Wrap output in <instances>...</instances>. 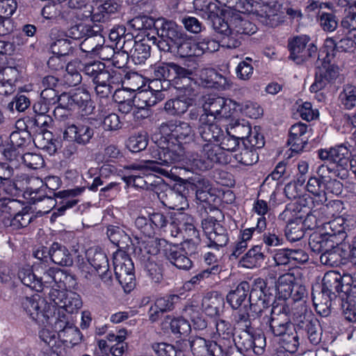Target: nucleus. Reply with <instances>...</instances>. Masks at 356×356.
Segmentation results:
<instances>
[{"instance_id": "nucleus-56", "label": "nucleus", "mask_w": 356, "mask_h": 356, "mask_svg": "<svg viewBox=\"0 0 356 356\" xmlns=\"http://www.w3.org/2000/svg\"><path fill=\"white\" fill-rule=\"evenodd\" d=\"M331 162L337 164V166L346 168L348 164V150L344 146L330 149Z\"/></svg>"}, {"instance_id": "nucleus-27", "label": "nucleus", "mask_w": 356, "mask_h": 356, "mask_svg": "<svg viewBox=\"0 0 356 356\" xmlns=\"http://www.w3.org/2000/svg\"><path fill=\"white\" fill-rule=\"evenodd\" d=\"M48 254L51 260L57 265L70 266L73 264L72 254L65 246L58 243H54L51 245Z\"/></svg>"}, {"instance_id": "nucleus-48", "label": "nucleus", "mask_w": 356, "mask_h": 356, "mask_svg": "<svg viewBox=\"0 0 356 356\" xmlns=\"http://www.w3.org/2000/svg\"><path fill=\"white\" fill-rule=\"evenodd\" d=\"M164 324H170V330L175 334L188 335L191 332V325L188 321L183 318L171 319L168 316L164 321Z\"/></svg>"}, {"instance_id": "nucleus-3", "label": "nucleus", "mask_w": 356, "mask_h": 356, "mask_svg": "<svg viewBox=\"0 0 356 356\" xmlns=\"http://www.w3.org/2000/svg\"><path fill=\"white\" fill-rule=\"evenodd\" d=\"M154 80L151 84L161 83V88L166 90L169 85L174 87L193 81L192 70L183 67L175 63H163L154 67Z\"/></svg>"}, {"instance_id": "nucleus-59", "label": "nucleus", "mask_w": 356, "mask_h": 356, "mask_svg": "<svg viewBox=\"0 0 356 356\" xmlns=\"http://www.w3.org/2000/svg\"><path fill=\"white\" fill-rule=\"evenodd\" d=\"M33 218V216L27 211L23 210L19 211L18 210L15 212L11 221L12 225L9 227H12L13 229H19L25 227L30 224Z\"/></svg>"}, {"instance_id": "nucleus-12", "label": "nucleus", "mask_w": 356, "mask_h": 356, "mask_svg": "<svg viewBox=\"0 0 356 356\" xmlns=\"http://www.w3.org/2000/svg\"><path fill=\"white\" fill-rule=\"evenodd\" d=\"M203 231L208 239L207 246L218 250L227 245L229 241L227 230L213 217L202 221Z\"/></svg>"}, {"instance_id": "nucleus-23", "label": "nucleus", "mask_w": 356, "mask_h": 356, "mask_svg": "<svg viewBox=\"0 0 356 356\" xmlns=\"http://www.w3.org/2000/svg\"><path fill=\"white\" fill-rule=\"evenodd\" d=\"M193 353L195 356H221L220 348L214 341H207L200 337H195L189 342Z\"/></svg>"}, {"instance_id": "nucleus-34", "label": "nucleus", "mask_w": 356, "mask_h": 356, "mask_svg": "<svg viewBox=\"0 0 356 356\" xmlns=\"http://www.w3.org/2000/svg\"><path fill=\"white\" fill-rule=\"evenodd\" d=\"M249 291L250 284L248 282H241L234 290L230 291L227 296V300L232 308H239L246 300Z\"/></svg>"}, {"instance_id": "nucleus-9", "label": "nucleus", "mask_w": 356, "mask_h": 356, "mask_svg": "<svg viewBox=\"0 0 356 356\" xmlns=\"http://www.w3.org/2000/svg\"><path fill=\"white\" fill-rule=\"evenodd\" d=\"M159 131L162 135L170 136L178 143H168L165 148L172 144L180 145L181 143H189L193 140L195 136L194 130L190 124L178 120H171L163 122L159 127Z\"/></svg>"}, {"instance_id": "nucleus-57", "label": "nucleus", "mask_w": 356, "mask_h": 356, "mask_svg": "<svg viewBox=\"0 0 356 356\" xmlns=\"http://www.w3.org/2000/svg\"><path fill=\"white\" fill-rule=\"evenodd\" d=\"M147 143V136L139 134L129 137L127 141L126 146L131 152H138L146 148Z\"/></svg>"}, {"instance_id": "nucleus-26", "label": "nucleus", "mask_w": 356, "mask_h": 356, "mask_svg": "<svg viewBox=\"0 0 356 356\" xmlns=\"http://www.w3.org/2000/svg\"><path fill=\"white\" fill-rule=\"evenodd\" d=\"M156 87L154 92L152 90H141L133 94L134 104L135 106L150 107L155 105L159 101L162 99L161 86H158V83L152 85L151 87Z\"/></svg>"}, {"instance_id": "nucleus-38", "label": "nucleus", "mask_w": 356, "mask_h": 356, "mask_svg": "<svg viewBox=\"0 0 356 356\" xmlns=\"http://www.w3.org/2000/svg\"><path fill=\"white\" fill-rule=\"evenodd\" d=\"M169 244L170 243L163 238H149L141 243L140 250H143L150 255H156L162 252L165 255Z\"/></svg>"}, {"instance_id": "nucleus-54", "label": "nucleus", "mask_w": 356, "mask_h": 356, "mask_svg": "<svg viewBox=\"0 0 356 356\" xmlns=\"http://www.w3.org/2000/svg\"><path fill=\"white\" fill-rule=\"evenodd\" d=\"M295 280L296 279L291 273H286L279 277L277 280V289L284 299H287L291 297L290 291L291 289L292 284L294 283Z\"/></svg>"}, {"instance_id": "nucleus-36", "label": "nucleus", "mask_w": 356, "mask_h": 356, "mask_svg": "<svg viewBox=\"0 0 356 356\" xmlns=\"http://www.w3.org/2000/svg\"><path fill=\"white\" fill-rule=\"evenodd\" d=\"M341 275L336 271L327 272L323 278L322 290L337 297V293L342 292Z\"/></svg>"}, {"instance_id": "nucleus-46", "label": "nucleus", "mask_w": 356, "mask_h": 356, "mask_svg": "<svg viewBox=\"0 0 356 356\" xmlns=\"http://www.w3.org/2000/svg\"><path fill=\"white\" fill-rule=\"evenodd\" d=\"M178 92V97L183 99L188 104L192 106L197 95V86L195 80L191 83L181 84L175 87Z\"/></svg>"}, {"instance_id": "nucleus-13", "label": "nucleus", "mask_w": 356, "mask_h": 356, "mask_svg": "<svg viewBox=\"0 0 356 356\" xmlns=\"http://www.w3.org/2000/svg\"><path fill=\"white\" fill-rule=\"evenodd\" d=\"M51 320L49 325L55 329L58 337L61 340L73 344L78 343L81 341L80 331L70 321L68 315L58 312Z\"/></svg>"}, {"instance_id": "nucleus-28", "label": "nucleus", "mask_w": 356, "mask_h": 356, "mask_svg": "<svg viewBox=\"0 0 356 356\" xmlns=\"http://www.w3.org/2000/svg\"><path fill=\"white\" fill-rule=\"evenodd\" d=\"M309 245L312 252L321 254L325 251L334 250L337 243L327 234H313L309 238Z\"/></svg>"}, {"instance_id": "nucleus-30", "label": "nucleus", "mask_w": 356, "mask_h": 356, "mask_svg": "<svg viewBox=\"0 0 356 356\" xmlns=\"http://www.w3.org/2000/svg\"><path fill=\"white\" fill-rule=\"evenodd\" d=\"M97 56L102 60L112 59L113 65L118 68L123 67L127 61V56L123 53V51L115 52L113 47L103 44L99 48Z\"/></svg>"}, {"instance_id": "nucleus-35", "label": "nucleus", "mask_w": 356, "mask_h": 356, "mask_svg": "<svg viewBox=\"0 0 356 356\" xmlns=\"http://www.w3.org/2000/svg\"><path fill=\"white\" fill-rule=\"evenodd\" d=\"M264 259L262 247L254 245L240 259L241 266L247 268H252L260 266Z\"/></svg>"}, {"instance_id": "nucleus-1", "label": "nucleus", "mask_w": 356, "mask_h": 356, "mask_svg": "<svg viewBox=\"0 0 356 356\" xmlns=\"http://www.w3.org/2000/svg\"><path fill=\"white\" fill-rule=\"evenodd\" d=\"M218 120L200 115L197 131L204 143L197 141L191 151L185 154L181 145L172 144L167 148L154 152V156L161 163H180L184 168L191 170L206 171L215 164H227L231 161V155L224 153L213 143H218L223 136V131L217 124Z\"/></svg>"}, {"instance_id": "nucleus-49", "label": "nucleus", "mask_w": 356, "mask_h": 356, "mask_svg": "<svg viewBox=\"0 0 356 356\" xmlns=\"http://www.w3.org/2000/svg\"><path fill=\"white\" fill-rule=\"evenodd\" d=\"M232 10H222L224 18L216 15L213 19H211L213 29L219 33L227 35L232 33L231 26H229V18H231Z\"/></svg>"}, {"instance_id": "nucleus-58", "label": "nucleus", "mask_w": 356, "mask_h": 356, "mask_svg": "<svg viewBox=\"0 0 356 356\" xmlns=\"http://www.w3.org/2000/svg\"><path fill=\"white\" fill-rule=\"evenodd\" d=\"M10 140L14 147H23L31 143V134L25 129L15 131L10 134Z\"/></svg>"}, {"instance_id": "nucleus-37", "label": "nucleus", "mask_w": 356, "mask_h": 356, "mask_svg": "<svg viewBox=\"0 0 356 356\" xmlns=\"http://www.w3.org/2000/svg\"><path fill=\"white\" fill-rule=\"evenodd\" d=\"M97 32L98 31L93 30V33L86 36V38L80 44L82 51L96 56L99 48L104 43V37Z\"/></svg>"}, {"instance_id": "nucleus-50", "label": "nucleus", "mask_w": 356, "mask_h": 356, "mask_svg": "<svg viewBox=\"0 0 356 356\" xmlns=\"http://www.w3.org/2000/svg\"><path fill=\"white\" fill-rule=\"evenodd\" d=\"M191 106L186 101L178 97L167 101L164 106L165 111L171 115H180L186 113Z\"/></svg>"}, {"instance_id": "nucleus-21", "label": "nucleus", "mask_w": 356, "mask_h": 356, "mask_svg": "<svg viewBox=\"0 0 356 356\" xmlns=\"http://www.w3.org/2000/svg\"><path fill=\"white\" fill-rule=\"evenodd\" d=\"M229 26L232 33L237 35H252L257 31V26L237 10H231Z\"/></svg>"}, {"instance_id": "nucleus-14", "label": "nucleus", "mask_w": 356, "mask_h": 356, "mask_svg": "<svg viewBox=\"0 0 356 356\" xmlns=\"http://www.w3.org/2000/svg\"><path fill=\"white\" fill-rule=\"evenodd\" d=\"M116 10L117 6L112 5L111 2L106 1L96 8L86 2L78 10L72 11V15L79 20L90 19L93 22H99L104 19L106 14L114 13Z\"/></svg>"}, {"instance_id": "nucleus-62", "label": "nucleus", "mask_w": 356, "mask_h": 356, "mask_svg": "<svg viewBox=\"0 0 356 356\" xmlns=\"http://www.w3.org/2000/svg\"><path fill=\"white\" fill-rule=\"evenodd\" d=\"M106 69L105 67V65L101 62H91L88 63H83V72L92 78V81H94L97 76H99V74L103 72V71H106Z\"/></svg>"}, {"instance_id": "nucleus-40", "label": "nucleus", "mask_w": 356, "mask_h": 356, "mask_svg": "<svg viewBox=\"0 0 356 356\" xmlns=\"http://www.w3.org/2000/svg\"><path fill=\"white\" fill-rule=\"evenodd\" d=\"M338 101L344 109L351 110L356 107V86L344 85L339 94Z\"/></svg>"}, {"instance_id": "nucleus-22", "label": "nucleus", "mask_w": 356, "mask_h": 356, "mask_svg": "<svg viewBox=\"0 0 356 356\" xmlns=\"http://www.w3.org/2000/svg\"><path fill=\"white\" fill-rule=\"evenodd\" d=\"M188 254L178 245L169 244L165 257L175 266L181 270H188L192 267L193 262Z\"/></svg>"}, {"instance_id": "nucleus-2", "label": "nucleus", "mask_w": 356, "mask_h": 356, "mask_svg": "<svg viewBox=\"0 0 356 356\" xmlns=\"http://www.w3.org/2000/svg\"><path fill=\"white\" fill-rule=\"evenodd\" d=\"M161 38L157 42L160 50L176 53L179 57L200 56L197 42H193L182 28L173 21H163L157 28Z\"/></svg>"}, {"instance_id": "nucleus-31", "label": "nucleus", "mask_w": 356, "mask_h": 356, "mask_svg": "<svg viewBox=\"0 0 356 356\" xmlns=\"http://www.w3.org/2000/svg\"><path fill=\"white\" fill-rule=\"evenodd\" d=\"M336 297L321 289V291L316 293H312V300L316 311L321 316H327L330 313L332 301Z\"/></svg>"}, {"instance_id": "nucleus-55", "label": "nucleus", "mask_w": 356, "mask_h": 356, "mask_svg": "<svg viewBox=\"0 0 356 356\" xmlns=\"http://www.w3.org/2000/svg\"><path fill=\"white\" fill-rule=\"evenodd\" d=\"M168 202L166 207L170 209L181 211L188 207L186 197L179 192L172 190L168 195Z\"/></svg>"}, {"instance_id": "nucleus-25", "label": "nucleus", "mask_w": 356, "mask_h": 356, "mask_svg": "<svg viewBox=\"0 0 356 356\" xmlns=\"http://www.w3.org/2000/svg\"><path fill=\"white\" fill-rule=\"evenodd\" d=\"M83 190V188H76L70 190L61 191L56 193V197L60 198L62 200L59 203L57 211L54 212L53 216H61L67 209L74 207L79 202V200L75 199L74 197L80 195Z\"/></svg>"}, {"instance_id": "nucleus-61", "label": "nucleus", "mask_w": 356, "mask_h": 356, "mask_svg": "<svg viewBox=\"0 0 356 356\" xmlns=\"http://www.w3.org/2000/svg\"><path fill=\"white\" fill-rule=\"evenodd\" d=\"M236 106H240L241 111L251 118L256 119L262 114V108L255 102L247 101L241 103V104L236 103Z\"/></svg>"}, {"instance_id": "nucleus-10", "label": "nucleus", "mask_w": 356, "mask_h": 356, "mask_svg": "<svg viewBox=\"0 0 356 356\" xmlns=\"http://www.w3.org/2000/svg\"><path fill=\"white\" fill-rule=\"evenodd\" d=\"M49 297L50 301L58 307L57 314L58 312L65 314L64 312L69 314L76 313L82 307L81 296L71 291L53 288L49 293Z\"/></svg>"}, {"instance_id": "nucleus-6", "label": "nucleus", "mask_w": 356, "mask_h": 356, "mask_svg": "<svg viewBox=\"0 0 356 356\" xmlns=\"http://www.w3.org/2000/svg\"><path fill=\"white\" fill-rule=\"evenodd\" d=\"M199 106L203 113L200 115H206L207 118L215 120H222L229 118L232 115L236 103L231 99L213 94L202 95L199 99Z\"/></svg>"}, {"instance_id": "nucleus-47", "label": "nucleus", "mask_w": 356, "mask_h": 356, "mask_svg": "<svg viewBox=\"0 0 356 356\" xmlns=\"http://www.w3.org/2000/svg\"><path fill=\"white\" fill-rule=\"evenodd\" d=\"M287 239L294 242L301 239L304 235V228L302 218H296L293 222L288 223L285 229Z\"/></svg>"}, {"instance_id": "nucleus-53", "label": "nucleus", "mask_w": 356, "mask_h": 356, "mask_svg": "<svg viewBox=\"0 0 356 356\" xmlns=\"http://www.w3.org/2000/svg\"><path fill=\"white\" fill-rule=\"evenodd\" d=\"M307 190L318 197L320 202H323L327 200L325 186L319 179L311 177L307 181Z\"/></svg>"}, {"instance_id": "nucleus-51", "label": "nucleus", "mask_w": 356, "mask_h": 356, "mask_svg": "<svg viewBox=\"0 0 356 356\" xmlns=\"http://www.w3.org/2000/svg\"><path fill=\"white\" fill-rule=\"evenodd\" d=\"M73 99L71 92H63L58 97V104L59 106L54 110V115L56 119L61 120L62 118H67V115L61 113L63 109L72 110L75 108Z\"/></svg>"}, {"instance_id": "nucleus-52", "label": "nucleus", "mask_w": 356, "mask_h": 356, "mask_svg": "<svg viewBox=\"0 0 356 356\" xmlns=\"http://www.w3.org/2000/svg\"><path fill=\"white\" fill-rule=\"evenodd\" d=\"M14 168L8 163H0V186L1 188L4 186L6 182L9 183V188L5 189L8 193H12L13 191L15 189V184L11 180L14 175Z\"/></svg>"}, {"instance_id": "nucleus-41", "label": "nucleus", "mask_w": 356, "mask_h": 356, "mask_svg": "<svg viewBox=\"0 0 356 356\" xmlns=\"http://www.w3.org/2000/svg\"><path fill=\"white\" fill-rule=\"evenodd\" d=\"M33 141L37 147L46 151L49 154H54L57 150V145L52 138L50 131H42L37 134Z\"/></svg>"}, {"instance_id": "nucleus-32", "label": "nucleus", "mask_w": 356, "mask_h": 356, "mask_svg": "<svg viewBox=\"0 0 356 356\" xmlns=\"http://www.w3.org/2000/svg\"><path fill=\"white\" fill-rule=\"evenodd\" d=\"M18 277L24 285L36 291H41V283L38 282V275L35 273V264L33 267L25 266L20 268Z\"/></svg>"}, {"instance_id": "nucleus-11", "label": "nucleus", "mask_w": 356, "mask_h": 356, "mask_svg": "<svg viewBox=\"0 0 356 356\" xmlns=\"http://www.w3.org/2000/svg\"><path fill=\"white\" fill-rule=\"evenodd\" d=\"M310 38L307 35H296L289 39L288 48L290 51L289 58L297 64L302 63L317 51L316 46L310 42Z\"/></svg>"}, {"instance_id": "nucleus-19", "label": "nucleus", "mask_w": 356, "mask_h": 356, "mask_svg": "<svg viewBox=\"0 0 356 356\" xmlns=\"http://www.w3.org/2000/svg\"><path fill=\"white\" fill-rule=\"evenodd\" d=\"M94 135V129L88 124H68L63 132V137L80 145L89 143Z\"/></svg>"}, {"instance_id": "nucleus-44", "label": "nucleus", "mask_w": 356, "mask_h": 356, "mask_svg": "<svg viewBox=\"0 0 356 356\" xmlns=\"http://www.w3.org/2000/svg\"><path fill=\"white\" fill-rule=\"evenodd\" d=\"M54 272V268H47L46 264L42 261L35 264V273L38 275V282L41 283V291L44 287H52Z\"/></svg>"}, {"instance_id": "nucleus-64", "label": "nucleus", "mask_w": 356, "mask_h": 356, "mask_svg": "<svg viewBox=\"0 0 356 356\" xmlns=\"http://www.w3.org/2000/svg\"><path fill=\"white\" fill-rule=\"evenodd\" d=\"M180 300V297L178 295L172 294L156 300L155 304L159 307L160 310L163 312H167L174 309L176 305Z\"/></svg>"}, {"instance_id": "nucleus-5", "label": "nucleus", "mask_w": 356, "mask_h": 356, "mask_svg": "<svg viewBox=\"0 0 356 356\" xmlns=\"http://www.w3.org/2000/svg\"><path fill=\"white\" fill-rule=\"evenodd\" d=\"M269 332L275 337H282L284 348L290 352L296 350L299 338L294 325L284 313H272L268 321Z\"/></svg>"}, {"instance_id": "nucleus-15", "label": "nucleus", "mask_w": 356, "mask_h": 356, "mask_svg": "<svg viewBox=\"0 0 356 356\" xmlns=\"http://www.w3.org/2000/svg\"><path fill=\"white\" fill-rule=\"evenodd\" d=\"M127 40L125 38H120L118 41H122L121 49L123 53L131 56L136 64L143 63L150 56V47L140 41H136L132 35H128Z\"/></svg>"}, {"instance_id": "nucleus-45", "label": "nucleus", "mask_w": 356, "mask_h": 356, "mask_svg": "<svg viewBox=\"0 0 356 356\" xmlns=\"http://www.w3.org/2000/svg\"><path fill=\"white\" fill-rule=\"evenodd\" d=\"M231 155V161L228 163H232V159L236 162L244 165H252L256 163L259 159V155L257 151L254 149H250L244 147V148L238 154Z\"/></svg>"}, {"instance_id": "nucleus-4", "label": "nucleus", "mask_w": 356, "mask_h": 356, "mask_svg": "<svg viewBox=\"0 0 356 356\" xmlns=\"http://www.w3.org/2000/svg\"><path fill=\"white\" fill-rule=\"evenodd\" d=\"M163 149L164 148H156L152 149L151 155L154 160H147L127 165L124 168L132 170L133 172L130 175L124 177L122 179L128 185L132 184L135 187L145 188L147 187V181L144 179V177H147L151 175L153 172H159L162 175L168 174L166 170L161 168L159 165L170 166L175 163H161L159 162L160 160L154 156L155 154L154 152H159V149Z\"/></svg>"}, {"instance_id": "nucleus-17", "label": "nucleus", "mask_w": 356, "mask_h": 356, "mask_svg": "<svg viewBox=\"0 0 356 356\" xmlns=\"http://www.w3.org/2000/svg\"><path fill=\"white\" fill-rule=\"evenodd\" d=\"M339 74V67L330 60L324 59L322 65L318 67L316 73L315 81L310 86L312 92H317L323 89L328 83L335 80Z\"/></svg>"}, {"instance_id": "nucleus-29", "label": "nucleus", "mask_w": 356, "mask_h": 356, "mask_svg": "<svg viewBox=\"0 0 356 356\" xmlns=\"http://www.w3.org/2000/svg\"><path fill=\"white\" fill-rule=\"evenodd\" d=\"M216 332L219 337V347L227 348L234 341V327L229 321L218 319L216 322Z\"/></svg>"}, {"instance_id": "nucleus-63", "label": "nucleus", "mask_w": 356, "mask_h": 356, "mask_svg": "<svg viewBox=\"0 0 356 356\" xmlns=\"http://www.w3.org/2000/svg\"><path fill=\"white\" fill-rule=\"evenodd\" d=\"M320 25L323 31L332 32L338 26V19L334 14L323 12L320 15Z\"/></svg>"}, {"instance_id": "nucleus-8", "label": "nucleus", "mask_w": 356, "mask_h": 356, "mask_svg": "<svg viewBox=\"0 0 356 356\" xmlns=\"http://www.w3.org/2000/svg\"><path fill=\"white\" fill-rule=\"evenodd\" d=\"M115 275L124 290L131 291L135 286L134 266L130 257L123 251L113 255Z\"/></svg>"}, {"instance_id": "nucleus-39", "label": "nucleus", "mask_w": 356, "mask_h": 356, "mask_svg": "<svg viewBox=\"0 0 356 356\" xmlns=\"http://www.w3.org/2000/svg\"><path fill=\"white\" fill-rule=\"evenodd\" d=\"M106 234L111 243L120 248H125L131 242L129 236L118 226L109 225L107 227Z\"/></svg>"}, {"instance_id": "nucleus-43", "label": "nucleus", "mask_w": 356, "mask_h": 356, "mask_svg": "<svg viewBox=\"0 0 356 356\" xmlns=\"http://www.w3.org/2000/svg\"><path fill=\"white\" fill-rule=\"evenodd\" d=\"M149 216L151 223L154 227V230L156 229H164L169 225L170 227L175 229V234H174V231L172 230V236H176L178 234L179 228L170 215L165 216L161 213H153Z\"/></svg>"}, {"instance_id": "nucleus-42", "label": "nucleus", "mask_w": 356, "mask_h": 356, "mask_svg": "<svg viewBox=\"0 0 356 356\" xmlns=\"http://www.w3.org/2000/svg\"><path fill=\"white\" fill-rule=\"evenodd\" d=\"M251 126L245 120H236L227 128V132L238 140H243L251 133Z\"/></svg>"}, {"instance_id": "nucleus-60", "label": "nucleus", "mask_w": 356, "mask_h": 356, "mask_svg": "<svg viewBox=\"0 0 356 356\" xmlns=\"http://www.w3.org/2000/svg\"><path fill=\"white\" fill-rule=\"evenodd\" d=\"M154 21L147 16H138L129 22V26L136 31H145L151 29L154 26Z\"/></svg>"}, {"instance_id": "nucleus-7", "label": "nucleus", "mask_w": 356, "mask_h": 356, "mask_svg": "<svg viewBox=\"0 0 356 356\" xmlns=\"http://www.w3.org/2000/svg\"><path fill=\"white\" fill-rule=\"evenodd\" d=\"M21 305L27 315L42 325H49L51 318L56 315L46 300L38 294L23 298Z\"/></svg>"}, {"instance_id": "nucleus-33", "label": "nucleus", "mask_w": 356, "mask_h": 356, "mask_svg": "<svg viewBox=\"0 0 356 356\" xmlns=\"http://www.w3.org/2000/svg\"><path fill=\"white\" fill-rule=\"evenodd\" d=\"M17 200L10 199L0 200V222L5 226L12 225L13 218L19 208Z\"/></svg>"}, {"instance_id": "nucleus-24", "label": "nucleus", "mask_w": 356, "mask_h": 356, "mask_svg": "<svg viewBox=\"0 0 356 356\" xmlns=\"http://www.w3.org/2000/svg\"><path fill=\"white\" fill-rule=\"evenodd\" d=\"M201 83L204 87L218 86L225 89L231 86V81L212 68L202 69L200 72Z\"/></svg>"}, {"instance_id": "nucleus-18", "label": "nucleus", "mask_w": 356, "mask_h": 356, "mask_svg": "<svg viewBox=\"0 0 356 356\" xmlns=\"http://www.w3.org/2000/svg\"><path fill=\"white\" fill-rule=\"evenodd\" d=\"M298 327L307 332L310 342L314 345L321 341L322 330L319 321L312 314L300 316L297 320Z\"/></svg>"}, {"instance_id": "nucleus-20", "label": "nucleus", "mask_w": 356, "mask_h": 356, "mask_svg": "<svg viewBox=\"0 0 356 356\" xmlns=\"http://www.w3.org/2000/svg\"><path fill=\"white\" fill-rule=\"evenodd\" d=\"M308 127L306 124L298 122L291 126L288 139V145L295 152L303 151L307 144Z\"/></svg>"}, {"instance_id": "nucleus-16", "label": "nucleus", "mask_w": 356, "mask_h": 356, "mask_svg": "<svg viewBox=\"0 0 356 356\" xmlns=\"http://www.w3.org/2000/svg\"><path fill=\"white\" fill-rule=\"evenodd\" d=\"M90 265L99 274L100 279L107 286L112 283V272L109 270L108 260L106 254L98 249H90L86 252Z\"/></svg>"}]
</instances>
